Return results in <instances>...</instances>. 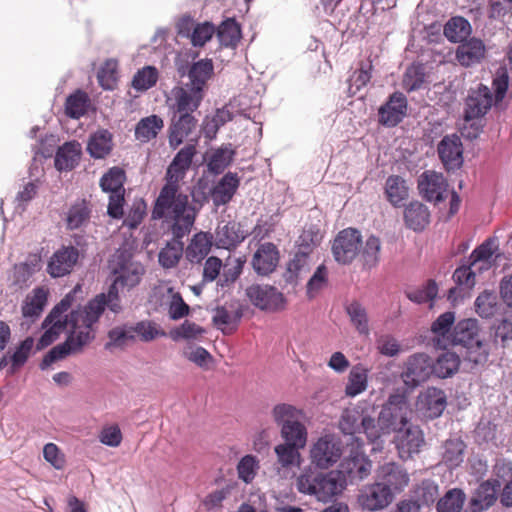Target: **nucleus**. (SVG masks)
Segmentation results:
<instances>
[{"label": "nucleus", "mask_w": 512, "mask_h": 512, "mask_svg": "<svg viewBox=\"0 0 512 512\" xmlns=\"http://www.w3.org/2000/svg\"><path fill=\"white\" fill-rule=\"evenodd\" d=\"M108 268L111 280L108 292L97 295L83 306L98 320L106 307L114 313L120 312V291H129L136 287L145 273L143 265L133 261L126 251H117L109 261Z\"/></svg>", "instance_id": "obj_1"}, {"label": "nucleus", "mask_w": 512, "mask_h": 512, "mask_svg": "<svg viewBox=\"0 0 512 512\" xmlns=\"http://www.w3.org/2000/svg\"><path fill=\"white\" fill-rule=\"evenodd\" d=\"M198 209L189 201V196L180 190V184L167 182L154 201L151 217L169 225L174 239L188 235L195 223Z\"/></svg>", "instance_id": "obj_2"}, {"label": "nucleus", "mask_w": 512, "mask_h": 512, "mask_svg": "<svg viewBox=\"0 0 512 512\" xmlns=\"http://www.w3.org/2000/svg\"><path fill=\"white\" fill-rule=\"evenodd\" d=\"M410 410L404 397L392 395L381 410L378 423L387 432H395L394 443L401 459L406 460L420 452L425 444L421 429L409 423Z\"/></svg>", "instance_id": "obj_3"}, {"label": "nucleus", "mask_w": 512, "mask_h": 512, "mask_svg": "<svg viewBox=\"0 0 512 512\" xmlns=\"http://www.w3.org/2000/svg\"><path fill=\"white\" fill-rule=\"evenodd\" d=\"M98 319L83 306L70 313L71 332L66 341L53 347L43 358L41 369L48 368L55 361L64 359L69 354H76L91 343L95 338V325Z\"/></svg>", "instance_id": "obj_4"}, {"label": "nucleus", "mask_w": 512, "mask_h": 512, "mask_svg": "<svg viewBox=\"0 0 512 512\" xmlns=\"http://www.w3.org/2000/svg\"><path fill=\"white\" fill-rule=\"evenodd\" d=\"M432 374L438 378L448 377V352L442 353L436 363H433L425 353L411 355L406 362L402 378L407 386L414 388L426 381Z\"/></svg>", "instance_id": "obj_5"}, {"label": "nucleus", "mask_w": 512, "mask_h": 512, "mask_svg": "<svg viewBox=\"0 0 512 512\" xmlns=\"http://www.w3.org/2000/svg\"><path fill=\"white\" fill-rule=\"evenodd\" d=\"M304 412L293 405L281 403L272 409V417L280 426V434L285 443L305 447L308 438L306 426L302 423Z\"/></svg>", "instance_id": "obj_6"}, {"label": "nucleus", "mask_w": 512, "mask_h": 512, "mask_svg": "<svg viewBox=\"0 0 512 512\" xmlns=\"http://www.w3.org/2000/svg\"><path fill=\"white\" fill-rule=\"evenodd\" d=\"M73 300L74 296L72 293L67 294L46 316L42 324L45 332L38 341V349H43L52 344L64 332L66 327L70 325V316L66 313L71 307Z\"/></svg>", "instance_id": "obj_7"}, {"label": "nucleus", "mask_w": 512, "mask_h": 512, "mask_svg": "<svg viewBox=\"0 0 512 512\" xmlns=\"http://www.w3.org/2000/svg\"><path fill=\"white\" fill-rule=\"evenodd\" d=\"M73 300L74 296L72 293L67 294L46 316L42 324L45 332L38 341V349H43L52 344L64 332L66 327L70 325V316L66 313L71 307Z\"/></svg>", "instance_id": "obj_8"}, {"label": "nucleus", "mask_w": 512, "mask_h": 512, "mask_svg": "<svg viewBox=\"0 0 512 512\" xmlns=\"http://www.w3.org/2000/svg\"><path fill=\"white\" fill-rule=\"evenodd\" d=\"M252 305L267 312H278L285 308L286 300L282 292L268 284H252L245 290Z\"/></svg>", "instance_id": "obj_9"}, {"label": "nucleus", "mask_w": 512, "mask_h": 512, "mask_svg": "<svg viewBox=\"0 0 512 512\" xmlns=\"http://www.w3.org/2000/svg\"><path fill=\"white\" fill-rule=\"evenodd\" d=\"M203 97V93L194 90L189 85L175 86L167 96L166 103L169 111L173 114H195Z\"/></svg>", "instance_id": "obj_10"}, {"label": "nucleus", "mask_w": 512, "mask_h": 512, "mask_svg": "<svg viewBox=\"0 0 512 512\" xmlns=\"http://www.w3.org/2000/svg\"><path fill=\"white\" fill-rule=\"evenodd\" d=\"M361 245L360 232L353 228H347L340 231L335 237L332 253L338 263L349 264L359 255Z\"/></svg>", "instance_id": "obj_11"}, {"label": "nucleus", "mask_w": 512, "mask_h": 512, "mask_svg": "<svg viewBox=\"0 0 512 512\" xmlns=\"http://www.w3.org/2000/svg\"><path fill=\"white\" fill-rule=\"evenodd\" d=\"M341 454L340 443L329 435L319 438L310 450L311 462L322 469L333 466L340 459Z\"/></svg>", "instance_id": "obj_12"}, {"label": "nucleus", "mask_w": 512, "mask_h": 512, "mask_svg": "<svg viewBox=\"0 0 512 512\" xmlns=\"http://www.w3.org/2000/svg\"><path fill=\"white\" fill-rule=\"evenodd\" d=\"M198 126V118L195 114H173L171 113L168 127V142L171 149H177L186 139L195 132Z\"/></svg>", "instance_id": "obj_13"}, {"label": "nucleus", "mask_w": 512, "mask_h": 512, "mask_svg": "<svg viewBox=\"0 0 512 512\" xmlns=\"http://www.w3.org/2000/svg\"><path fill=\"white\" fill-rule=\"evenodd\" d=\"M407 109L406 96L401 92H394L378 109V122L385 127H395L405 118Z\"/></svg>", "instance_id": "obj_14"}, {"label": "nucleus", "mask_w": 512, "mask_h": 512, "mask_svg": "<svg viewBox=\"0 0 512 512\" xmlns=\"http://www.w3.org/2000/svg\"><path fill=\"white\" fill-rule=\"evenodd\" d=\"M79 259V251L74 246H62L50 257L46 271L52 278L70 274Z\"/></svg>", "instance_id": "obj_15"}, {"label": "nucleus", "mask_w": 512, "mask_h": 512, "mask_svg": "<svg viewBox=\"0 0 512 512\" xmlns=\"http://www.w3.org/2000/svg\"><path fill=\"white\" fill-rule=\"evenodd\" d=\"M371 470V460L363 453L353 452L340 463L337 471L347 484L348 481L354 483L364 480L370 475Z\"/></svg>", "instance_id": "obj_16"}, {"label": "nucleus", "mask_w": 512, "mask_h": 512, "mask_svg": "<svg viewBox=\"0 0 512 512\" xmlns=\"http://www.w3.org/2000/svg\"><path fill=\"white\" fill-rule=\"evenodd\" d=\"M493 103L490 89L479 84L477 89H471L466 99L464 119L466 122L482 118Z\"/></svg>", "instance_id": "obj_17"}, {"label": "nucleus", "mask_w": 512, "mask_h": 512, "mask_svg": "<svg viewBox=\"0 0 512 512\" xmlns=\"http://www.w3.org/2000/svg\"><path fill=\"white\" fill-rule=\"evenodd\" d=\"M474 265H463L457 268L453 273V280L456 284L455 287L450 288V303L452 305H459L466 299H469L472 290L476 283V274L472 270Z\"/></svg>", "instance_id": "obj_18"}, {"label": "nucleus", "mask_w": 512, "mask_h": 512, "mask_svg": "<svg viewBox=\"0 0 512 512\" xmlns=\"http://www.w3.org/2000/svg\"><path fill=\"white\" fill-rule=\"evenodd\" d=\"M376 480L386 486L394 495L402 492L409 484L407 471L395 462L384 463L376 471Z\"/></svg>", "instance_id": "obj_19"}, {"label": "nucleus", "mask_w": 512, "mask_h": 512, "mask_svg": "<svg viewBox=\"0 0 512 512\" xmlns=\"http://www.w3.org/2000/svg\"><path fill=\"white\" fill-rule=\"evenodd\" d=\"M376 480L375 483L366 486L358 497L359 504L368 511L382 510L393 501L390 490Z\"/></svg>", "instance_id": "obj_20"}, {"label": "nucleus", "mask_w": 512, "mask_h": 512, "mask_svg": "<svg viewBox=\"0 0 512 512\" xmlns=\"http://www.w3.org/2000/svg\"><path fill=\"white\" fill-rule=\"evenodd\" d=\"M280 260L277 246L271 242L259 244L253 254L251 265L258 275L267 276L275 271Z\"/></svg>", "instance_id": "obj_21"}, {"label": "nucleus", "mask_w": 512, "mask_h": 512, "mask_svg": "<svg viewBox=\"0 0 512 512\" xmlns=\"http://www.w3.org/2000/svg\"><path fill=\"white\" fill-rule=\"evenodd\" d=\"M446 188L447 182L442 173L427 170L418 178L419 192L427 201L434 203L443 201Z\"/></svg>", "instance_id": "obj_22"}, {"label": "nucleus", "mask_w": 512, "mask_h": 512, "mask_svg": "<svg viewBox=\"0 0 512 512\" xmlns=\"http://www.w3.org/2000/svg\"><path fill=\"white\" fill-rule=\"evenodd\" d=\"M196 152L195 144H187L180 149L167 168L165 181L179 184L189 170Z\"/></svg>", "instance_id": "obj_23"}, {"label": "nucleus", "mask_w": 512, "mask_h": 512, "mask_svg": "<svg viewBox=\"0 0 512 512\" xmlns=\"http://www.w3.org/2000/svg\"><path fill=\"white\" fill-rule=\"evenodd\" d=\"M450 343L462 345L468 349L481 348L482 342L479 339V326L476 319H465L460 321L450 332Z\"/></svg>", "instance_id": "obj_24"}, {"label": "nucleus", "mask_w": 512, "mask_h": 512, "mask_svg": "<svg viewBox=\"0 0 512 512\" xmlns=\"http://www.w3.org/2000/svg\"><path fill=\"white\" fill-rule=\"evenodd\" d=\"M485 53L486 47L483 41L471 37L459 43L455 51V58L459 65L468 68L479 64L484 59Z\"/></svg>", "instance_id": "obj_25"}, {"label": "nucleus", "mask_w": 512, "mask_h": 512, "mask_svg": "<svg viewBox=\"0 0 512 512\" xmlns=\"http://www.w3.org/2000/svg\"><path fill=\"white\" fill-rule=\"evenodd\" d=\"M500 486L501 483L498 479H489L482 482L470 500V511L482 512L490 508L497 500V491Z\"/></svg>", "instance_id": "obj_26"}, {"label": "nucleus", "mask_w": 512, "mask_h": 512, "mask_svg": "<svg viewBox=\"0 0 512 512\" xmlns=\"http://www.w3.org/2000/svg\"><path fill=\"white\" fill-rule=\"evenodd\" d=\"M446 406L445 394L435 387L427 388L418 396L417 407L428 418H436L441 415Z\"/></svg>", "instance_id": "obj_27"}, {"label": "nucleus", "mask_w": 512, "mask_h": 512, "mask_svg": "<svg viewBox=\"0 0 512 512\" xmlns=\"http://www.w3.org/2000/svg\"><path fill=\"white\" fill-rule=\"evenodd\" d=\"M240 223L228 221L220 223L215 231V244L218 248L231 249L245 239Z\"/></svg>", "instance_id": "obj_28"}, {"label": "nucleus", "mask_w": 512, "mask_h": 512, "mask_svg": "<svg viewBox=\"0 0 512 512\" xmlns=\"http://www.w3.org/2000/svg\"><path fill=\"white\" fill-rule=\"evenodd\" d=\"M41 269V256L30 254L24 262L15 264L12 273V285L22 289L28 287L33 275Z\"/></svg>", "instance_id": "obj_29"}, {"label": "nucleus", "mask_w": 512, "mask_h": 512, "mask_svg": "<svg viewBox=\"0 0 512 512\" xmlns=\"http://www.w3.org/2000/svg\"><path fill=\"white\" fill-rule=\"evenodd\" d=\"M242 310L234 305H224L215 309L212 321L224 334H232L242 318Z\"/></svg>", "instance_id": "obj_30"}, {"label": "nucleus", "mask_w": 512, "mask_h": 512, "mask_svg": "<svg viewBox=\"0 0 512 512\" xmlns=\"http://www.w3.org/2000/svg\"><path fill=\"white\" fill-rule=\"evenodd\" d=\"M345 486V479L340 476L338 471L321 473L315 497L319 501L326 502L340 494Z\"/></svg>", "instance_id": "obj_31"}, {"label": "nucleus", "mask_w": 512, "mask_h": 512, "mask_svg": "<svg viewBox=\"0 0 512 512\" xmlns=\"http://www.w3.org/2000/svg\"><path fill=\"white\" fill-rule=\"evenodd\" d=\"M240 185V179L236 173H226L212 190L211 196L216 206L229 203Z\"/></svg>", "instance_id": "obj_32"}, {"label": "nucleus", "mask_w": 512, "mask_h": 512, "mask_svg": "<svg viewBox=\"0 0 512 512\" xmlns=\"http://www.w3.org/2000/svg\"><path fill=\"white\" fill-rule=\"evenodd\" d=\"M404 222L409 229L422 231L430 222V212L423 203L410 202L404 209Z\"/></svg>", "instance_id": "obj_33"}, {"label": "nucleus", "mask_w": 512, "mask_h": 512, "mask_svg": "<svg viewBox=\"0 0 512 512\" xmlns=\"http://www.w3.org/2000/svg\"><path fill=\"white\" fill-rule=\"evenodd\" d=\"M164 127L163 119L156 115H150L139 120L135 126V139L141 143H147L155 139Z\"/></svg>", "instance_id": "obj_34"}, {"label": "nucleus", "mask_w": 512, "mask_h": 512, "mask_svg": "<svg viewBox=\"0 0 512 512\" xmlns=\"http://www.w3.org/2000/svg\"><path fill=\"white\" fill-rule=\"evenodd\" d=\"M80 156V144L76 141L67 142L56 152L55 167L59 171H70L78 164Z\"/></svg>", "instance_id": "obj_35"}, {"label": "nucleus", "mask_w": 512, "mask_h": 512, "mask_svg": "<svg viewBox=\"0 0 512 512\" xmlns=\"http://www.w3.org/2000/svg\"><path fill=\"white\" fill-rule=\"evenodd\" d=\"M213 235L209 232L196 233L186 249V258L192 263L201 262L210 252Z\"/></svg>", "instance_id": "obj_36"}, {"label": "nucleus", "mask_w": 512, "mask_h": 512, "mask_svg": "<svg viewBox=\"0 0 512 512\" xmlns=\"http://www.w3.org/2000/svg\"><path fill=\"white\" fill-rule=\"evenodd\" d=\"M112 147V134L106 129H101L90 136L87 150L91 157L95 159H103L110 154Z\"/></svg>", "instance_id": "obj_37"}, {"label": "nucleus", "mask_w": 512, "mask_h": 512, "mask_svg": "<svg viewBox=\"0 0 512 512\" xmlns=\"http://www.w3.org/2000/svg\"><path fill=\"white\" fill-rule=\"evenodd\" d=\"M213 69V63L210 59H202L195 62L188 73L190 79L189 87L203 93L206 82L213 74Z\"/></svg>", "instance_id": "obj_38"}, {"label": "nucleus", "mask_w": 512, "mask_h": 512, "mask_svg": "<svg viewBox=\"0 0 512 512\" xmlns=\"http://www.w3.org/2000/svg\"><path fill=\"white\" fill-rule=\"evenodd\" d=\"M384 190L387 200L394 207H399L409 196L406 181L398 175H391L386 179Z\"/></svg>", "instance_id": "obj_39"}, {"label": "nucleus", "mask_w": 512, "mask_h": 512, "mask_svg": "<svg viewBox=\"0 0 512 512\" xmlns=\"http://www.w3.org/2000/svg\"><path fill=\"white\" fill-rule=\"evenodd\" d=\"M126 181V173L123 168L111 167L100 179V187L102 191L110 194L125 193L124 183Z\"/></svg>", "instance_id": "obj_40"}, {"label": "nucleus", "mask_w": 512, "mask_h": 512, "mask_svg": "<svg viewBox=\"0 0 512 512\" xmlns=\"http://www.w3.org/2000/svg\"><path fill=\"white\" fill-rule=\"evenodd\" d=\"M300 449H303V447H298L285 442L276 445L274 452L276 454L277 464L284 469L299 467L301 464Z\"/></svg>", "instance_id": "obj_41"}, {"label": "nucleus", "mask_w": 512, "mask_h": 512, "mask_svg": "<svg viewBox=\"0 0 512 512\" xmlns=\"http://www.w3.org/2000/svg\"><path fill=\"white\" fill-rule=\"evenodd\" d=\"M438 285L433 279H429L422 285L405 291L406 297L417 304L430 303V309L433 308L432 301L438 295Z\"/></svg>", "instance_id": "obj_42"}, {"label": "nucleus", "mask_w": 512, "mask_h": 512, "mask_svg": "<svg viewBox=\"0 0 512 512\" xmlns=\"http://www.w3.org/2000/svg\"><path fill=\"white\" fill-rule=\"evenodd\" d=\"M217 37L221 46L236 47L241 39L240 25L233 18L226 19L219 25Z\"/></svg>", "instance_id": "obj_43"}, {"label": "nucleus", "mask_w": 512, "mask_h": 512, "mask_svg": "<svg viewBox=\"0 0 512 512\" xmlns=\"http://www.w3.org/2000/svg\"><path fill=\"white\" fill-rule=\"evenodd\" d=\"M90 104L89 96L82 90H76L65 102V113L68 117L79 119L86 114Z\"/></svg>", "instance_id": "obj_44"}, {"label": "nucleus", "mask_w": 512, "mask_h": 512, "mask_svg": "<svg viewBox=\"0 0 512 512\" xmlns=\"http://www.w3.org/2000/svg\"><path fill=\"white\" fill-rule=\"evenodd\" d=\"M47 295V291L44 288H35L32 291V295L26 297L22 306L23 316L30 318L39 316L47 303Z\"/></svg>", "instance_id": "obj_45"}, {"label": "nucleus", "mask_w": 512, "mask_h": 512, "mask_svg": "<svg viewBox=\"0 0 512 512\" xmlns=\"http://www.w3.org/2000/svg\"><path fill=\"white\" fill-rule=\"evenodd\" d=\"M118 62L115 59H107L97 73L99 85L104 90H114L118 84Z\"/></svg>", "instance_id": "obj_46"}, {"label": "nucleus", "mask_w": 512, "mask_h": 512, "mask_svg": "<svg viewBox=\"0 0 512 512\" xmlns=\"http://www.w3.org/2000/svg\"><path fill=\"white\" fill-rule=\"evenodd\" d=\"M431 332L433 337L431 344L435 350L448 349V312L442 313L436 321L432 323Z\"/></svg>", "instance_id": "obj_47"}, {"label": "nucleus", "mask_w": 512, "mask_h": 512, "mask_svg": "<svg viewBox=\"0 0 512 512\" xmlns=\"http://www.w3.org/2000/svg\"><path fill=\"white\" fill-rule=\"evenodd\" d=\"M368 370L357 365L354 366L348 377V383L345 388L346 395L354 397L362 393L367 388Z\"/></svg>", "instance_id": "obj_48"}, {"label": "nucleus", "mask_w": 512, "mask_h": 512, "mask_svg": "<svg viewBox=\"0 0 512 512\" xmlns=\"http://www.w3.org/2000/svg\"><path fill=\"white\" fill-rule=\"evenodd\" d=\"M90 208L88 202L81 200L73 204L67 214V228L70 230L78 229L90 218Z\"/></svg>", "instance_id": "obj_49"}, {"label": "nucleus", "mask_w": 512, "mask_h": 512, "mask_svg": "<svg viewBox=\"0 0 512 512\" xmlns=\"http://www.w3.org/2000/svg\"><path fill=\"white\" fill-rule=\"evenodd\" d=\"M259 469V460L251 454L242 457L236 467L238 478L246 484L253 482Z\"/></svg>", "instance_id": "obj_50"}, {"label": "nucleus", "mask_w": 512, "mask_h": 512, "mask_svg": "<svg viewBox=\"0 0 512 512\" xmlns=\"http://www.w3.org/2000/svg\"><path fill=\"white\" fill-rule=\"evenodd\" d=\"M131 327L135 340L138 338L143 342H150L158 337L165 336V332L155 322L149 320L137 322Z\"/></svg>", "instance_id": "obj_51"}, {"label": "nucleus", "mask_w": 512, "mask_h": 512, "mask_svg": "<svg viewBox=\"0 0 512 512\" xmlns=\"http://www.w3.org/2000/svg\"><path fill=\"white\" fill-rule=\"evenodd\" d=\"M498 298L494 292L484 291L475 300L476 313L482 318H490L497 312Z\"/></svg>", "instance_id": "obj_52"}, {"label": "nucleus", "mask_w": 512, "mask_h": 512, "mask_svg": "<svg viewBox=\"0 0 512 512\" xmlns=\"http://www.w3.org/2000/svg\"><path fill=\"white\" fill-rule=\"evenodd\" d=\"M245 260L242 258H228L223 265V273L219 278L218 284L221 287H227L233 284L241 275Z\"/></svg>", "instance_id": "obj_53"}, {"label": "nucleus", "mask_w": 512, "mask_h": 512, "mask_svg": "<svg viewBox=\"0 0 512 512\" xmlns=\"http://www.w3.org/2000/svg\"><path fill=\"white\" fill-rule=\"evenodd\" d=\"M157 80L158 70L153 66H146L137 71L131 85L137 91H146L153 87Z\"/></svg>", "instance_id": "obj_54"}, {"label": "nucleus", "mask_w": 512, "mask_h": 512, "mask_svg": "<svg viewBox=\"0 0 512 512\" xmlns=\"http://www.w3.org/2000/svg\"><path fill=\"white\" fill-rule=\"evenodd\" d=\"M347 313L351 322L360 334H369L368 316L366 309L359 302L350 303L347 308Z\"/></svg>", "instance_id": "obj_55"}, {"label": "nucleus", "mask_w": 512, "mask_h": 512, "mask_svg": "<svg viewBox=\"0 0 512 512\" xmlns=\"http://www.w3.org/2000/svg\"><path fill=\"white\" fill-rule=\"evenodd\" d=\"M438 494V486L431 480H423L413 491V497L420 506L434 503Z\"/></svg>", "instance_id": "obj_56"}, {"label": "nucleus", "mask_w": 512, "mask_h": 512, "mask_svg": "<svg viewBox=\"0 0 512 512\" xmlns=\"http://www.w3.org/2000/svg\"><path fill=\"white\" fill-rule=\"evenodd\" d=\"M425 82V71L421 64H413L409 66L403 77V88L407 92L418 90Z\"/></svg>", "instance_id": "obj_57"}, {"label": "nucleus", "mask_w": 512, "mask_h": 512, "mask_svg": "<svg viewBox=\"0 0 512 512\" xmlns=\"http://www.w3.org/2000/svg\"><path fill=\"white\" fill-rule=\"evenodd\" d=\"M472 33L470 22L461 16L450 18V42H463L468 40Z\"/></svg>", "instance_id": "obj_58"}, {"label": "nucleus", "mask_w": 512, "mask_h": 512, "mask_svg": "<svg viewBox=\"0 0 512 512\" xmlns=\"http://www.w3.org/2000/svg\"><path fill=\"white\" fill-rule=\"evenodd\" d=\"M381 243L378 237L370 236L360 254L361 261L365 268L375 267L379 261Z\"/></svg>", "instance_id": "obj_59"}, {"label": "nucleus", "mask_w": 512, "mask_h": 512, "mask_svg": "<svg viewBox=\"0 0 512 512\" xmlns=\"http://www.w3.org/2000/svg\"><path fill=\"white\" fill-rule=\"evenodd\" d=\"M109 342L106 343V349L111 347H124L130 341H135L132 327L129 325L117 326L108 333Z\"/></svg>", "instance_id": "obj_60"}, {"label": "nucleus", "mask_w": 512, "mask_h": 512, "mask_svg": "<svg viewBox=\"0 0 512 512\" xmlns=\"http://www.w3.org/2000/svg\"><path fill=\"white\" fill-rule=\"evenodd\" d=\"M234 151L229 147L216 149L209 158V170L214 173L222 172L232 161Z\"/></svg>", "instance_id": "obj_61"}, {"label": "nucleus", "mask_w": 512, "mask_h": 512, "mask_svg": "<svg viewBox=\"0 0 512 512\" xmlns=\"http://www.w3.org/2000/svg\"><path fill=\"white\" fill-rule=\"evenodd\" d=\"M321 472L306 470L299 475L296 481L297 489L300 493L316 495L317 486L320 482Z\"/></svg>", "instance_id": "obj_62"}, {"label": "nucleus", "mask_w": 512, "mask_h": 512, "mask_svg": "<svg viewBox=\"0 0 512 512\" xmlns=\"http://www.w3.org/2000/svg\"><path fill=\"white\" fill-rule=\"evenodd\" d=\"M183 253L182 244H171L168 243L164 248L159 252V263L164 268H172L175 267Z\"/></svg>", "instance_id": "obj_63"}, {"label": "nucleus", "mask_w": 512, "mask_h": 512, "mask_svg": "<svg viewBox=\"0 0 512 512\" xmlns=\"http://www.w3.org/2000/svg\"><path fill=\"white\" fill-rule=\"evenodd\" d=\"M362 413L357 410H345L339 422L340 430L346 435L360 433Z\"/></svg>", "instance_id": "obj_64"}]
</instances>
